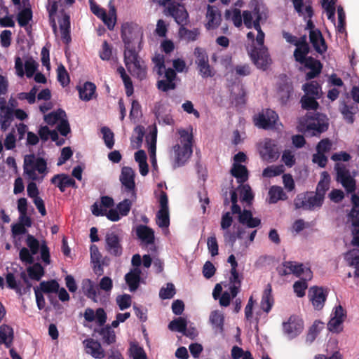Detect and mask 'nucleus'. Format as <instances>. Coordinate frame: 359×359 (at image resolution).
<instances>
[{"mask_svg": "<svg viewBox=\"0 0 359 359\" xmlns=\"http://www.w3.org/2000/svg\"><path fill=\"white\" fill-rule=\"evenodd\" d=\"M250 55L255 65L263 71L266 70L271 64V59L266 46L253 47Z\"/></svg>", "mask_w": 359, "mask_h": 359, "instance_id": "nucleus-5", "label": "nucleus"}, {"mask_svg": "<svg viewBox=\"0 0 359 359\" xmlns=\"http://www.w3.org/2000/svg\"><path fill=\"white\" fill-rule=\"evenodd\" d=\"M187 325L186 319L179 317L169 323L168 328L172 331H177L182 333L187 330Z\"/></svg>", "mask_w": 359, "mask_h": 359, "instance_id": "nucleus-47", "label": "nucleus"}, {"mask_svg": "<svg viewBox=\"0 0 359 359\" xmlns=\"http://www.w3.org/2000/svg\"><path fill=\"white\" fill-rule=\"evenodd\" d=\"M239 188L241 201L246 202L247 203H251L253 200L254 195L250 187L248 184H241Z\"/></svg>", "mask_w": 359, "mask_h": 359, "instance_id": "nucleus-53", "label": "nucleus"}, {"mask_svg": "<svg viewBox=\"0 0 359 359\" xmlns=\"http://www.w3.org/2000/svg\"><path fill=\"white\" fill-rule=\"evenodd\" d=\"M313 277V272L310 269H306L305 277L296 281L293 285L294 292L298 297H303L305 295V290L308 287L307 281Z\"/></svg>", "mask_w": 359, "mask_h": 359, "instance_id": "nucleus-23", "label": "nucleus"}, {"mask_svg": "<svg viewBox=\"0 0 359 359\" xmlns=\"http://www.w3.org/2000/svg\"><path fill=\"white\" fill-rule=\"evenodd\" d=\"M50 182L57 187L61 192H64L67 187H76L75 180L67 174L55 175Z\"/></svg>", "mask_w": 359, "mask_h": 359, "instance_id": "nucleus-13", "label": "nucleus"}, {"mask_svg": "<svg viewBox=\"0 0 359 359\" xmlns=\"http://www.w3.org/2000/svg\"><path fill=\"white\" fill-rule=\"evenodd\" d=\"M62 116H66L65 111L61 109L44 116V121L50 126L55 124Z\"/></svg>", "mask_w": 359, "mask_h": 359, "instance_id": "nucleus-49", "label": "nucleus"}, {"mask_svg": "<svg viewBox=\"0 0 359 359\" xmlns=\"http://www.w3.org/2000/svg\"><path fill=\"white\" fill-rule=\"evenodd\" d=\"M86 348L88 353H90L94 358L102 359L104 358L105 354L101 344L97 340L90 339L86 340Z\"/></svg>", "mask_w": 359, "mask_h": 359, "instance_id": "nucleus-27", "label": "nucleus"}, {"mask_svg": "<svg viewBox=\"0 0 359 359\" xmlns=\"http://www.w3.org/2000/svg\"><path fill=\"white\" fill-rule=\"evenodd\" d=\"M303 90L305 93V95L313 96L317 98H320L321 97V87L316 81H312L303 85Z\"/></svg>", "mask_w": 359, "mask_h": 359, "instance_id": "nucleus-36", "label": "nucleus"}, {"mask_svg": "<svg viewBox=\"0 0 359 359\" xmlns=\"http://www.w3.org/2000/svg\"><path fill=\"white\" fill-rule=\"evenodd\" d=\"M26 244L29 247L32 255H36L41 248L39 241L32 235L28 234L26 239Z\"/></svg>", "mask_w": 359, "mask_h": 359, "instance_id": "nucleus-57", "label": "nucleus"}, {"mask_svg": "<svg viewBox=\"0 0 359 359\" xmlns=\"http://www.w3.org/2000/svg\"><path fill=\"white\" fill-rule=\"evenodd\" d=\"M282 266L285 267L286 269H290V274L292 273L296 277H300L303 275V277H305L306 269L303 264H298L292 261H285L283 262Z\"/></svg>", "mask_w": 359, "mask_h": 359, "instance_id": "nucleus-33", "label": "nucleus"}, {"mask_svg": "<svg viewBox=\"0 0 359 359\" xmlns=\"http://www.w3.org/2000/svg\"><path fill=\"white\" fill-rule=\"evenodd\" d=\"M332 147L331 140L328 138L321 140L316 145V151L325 154L328 153Z\"/></svg>", "mask_w": 359, "mask_h": 359, "instance_id": "nucleus-61", "label": "nucleus"}, {"mask_svg": "<svg viewBox=\"0 0 359 359\" xmlns=\"http://www.w3.org/2000/svg\"><path fill=\"white\" fill-rule=\"evenodd\" d=\"M337 180L344 187L347 193H353L356 189L355 180L351 176L349 170L344 165L337 163Z\"/></svg>", "mask_w": 359, "mask_h": 359, "instance_id": "nucleus-7", "label": "nucleus"}, {"mask_svg": "<svg viewBox=\"0 0 359 359\" xmlns=\"http://www.w3.org/2000/svg\"><path fill=\"white\" fill-rule=\"evenodd\" d=\"M284 333L290 339L298 336L304 329V322L297 316H291L287 322L283 323Z\"/></svg>", "mask_w": 359, "mask_h": 359, "instance_id": "nucleus-9", "label": "nucleus"}, {"mask_svg": "<svg viewBox=\"0 0 359 359\" xmlns=\"http://www.w3.org/2000/svg\"><path fill=\"white\" fill-rule=\"evenodd\" d=\"M200 74L203 78L212 77L214 73L212 72L211 67L208 61L197 64Z\"/></svg>", "mask_w": 359, "mask_h": 359, "instance_id": "nucleus-63", "label": "nucleus"}, {"mask_svg": "<svg viewBox=\"0 0 359 359\" xmlns=\"http://www.w3.org/2000/svg\"><path fill=\"white\" fill-rule=\"evenodd\" d=\"M83 289L84 290L86 295L96 302L97 292L95 289L92 281L90 279H86L83 281Z\"/></svg>", "mask_w": 359, "mask_h": 359, "instance_id": "nucleus-58", "label": "nucleus"}, {"mask_svg": "<svg viewBox=\"0 0 359 359\" xmlns=\"http://www.w3.org/2000/svg\"><path fill=\"white\" fill-rule=\"evenodd\" d=\"M135 232L137 238L144 244L151 245L154 243V231L151 228L140 224L137 226Z\"/></svg>", "mask_w": 359, "mask_h": 359, "instance_id": "nucleus-17", "label": "nucleus"}, {"mask_svg": "<svg viewBox=\"0 0 359 359\" xmlns=\"http://www.w3.org/2000/svg\"><path fill=\"white\" fill-rule=\"evenodd\" d=\"M323 328V323L320 320H315L313 324L310 327L309 332L306 335V341L309 343H312L320 331Z\"/></svg>", "mask_w": 359, "mask_h": 359, "instance_id": "nucleus-43", "label": "nucleus"}, {"mask_svg": "<svg viewBox=\"0 0 359 359\" xmlns=\"http://www.w3.org/2000/svg\"><path fill=\"white\" fill-rule=\"evenodd\" d=\"M156 224L161 228L168 227L170 225L169 210H159L157 212Z\"/></svg>", "mask_w": 359, "mask_h": 359, "instance_id": "nucleus-51", "label": "nucleus"}, {"mask_svg": "<svg viewBox=\"0 0 359 359\" xmlns=\"http://www.w3.org/2000/svg\"><path fill=\"white\" fill-rule=\"evenodd\" d=\"M39 64L32 57H30L25 62L24 70L23 63L21 58L20 57H16L15 58V68L16 74L20 77H22L25 74L27 78L32 77L37 70Z\"/></svg>", "mask_w": 359, "mask_h": 359, "instance_id": "nucleus-8", "label": "nucleus"}, {"mask_svg": "<svg viewBox=\"0 0 359 359\" xmlns=\"http://www.w3.org/2000/svg\"><path fill=\"white\" fill-rule=\"evenodd\" d=\"M100 19L109 29L112 30L114 28L116 20V9L114 7L110 9L109 15L106 13V17H102Z\"/></svg>", "mask_w": 359, "mask_h": 359, "instance_id": "nucleus-56", "label": "nucleus"}, {"mask_svg": "<svg viewBox=\"0 0 359 359\" xmlns=\"http://www.w3.org/2000/svg\"><path fill=\"white\" fill-rule=\"evenodd\" d=\"M143 33L140 29L135 30L131 27H123L121 30V38L124 43V62L130 73L140 80L147 77V67L139 57L135 50V44H140Z\"/></svg>", "mask_w": 359, "mask_h": 359, "instance_id": "nucleus-1", "label": "nucleus"}, {"mask_svg": "<svg viewBox=\"0 0 359 359\" xmlns=\"http://www.w3.org/2000/svg\"><path fill=\"white\" fill-rule=\"evenodd\" d=\"M207 245L209 252L212 257L218 255V243L215 235L208 238Z\"/></svg>", "mask_w": 359, "mask_h": 359, "instance_id": "nucleus-64", "label": "nucleus"}, {"mask_svg": "<svg viewBox=\"0 0 359 359\" xmlns=\"http://www.w3.org/2000/svg\"><path fill=\"white\" fill-rule=\"evenodd\" d=\"M311 296V302L315 309L320 310L325 304L327 299V294L325 292L323 287L317 286L312 287L309 291Z\"/></svg>", "mask_w": 359, "mask_h": 359, "instance_id": "nucleus-15", "label": "nucleus"}, {"mask_svg": "<svg viewBox=\"0 0 359 359\" xmlns=\"http://www.w3.org/2000/svg\"><path fill=\"white\" fill-rule=\"evenodd\" d=\"M120 181L125 187V191L130 192L132 196L135 198V172L131 168L126 166L122 168Z\"/></svg>", "mask_w": 359, "mask_h": 359, "instance_id": "nucleus-12", "label": "nucleus"}, {"mask_svg": "<svg viewBox=\"0 0 359 359\" xmlns=\"http://www.w3.org/2000/svg\"><path fill=\"white\" fill-rule=\"evenodd\" d=\"M27 163L41 174H45L46 172L47 163L46 160L43 158L39 157L35 160H30Z\"/></svg>", "mask_w": 359, "mask_h": 359, "instance_id": "nucleus-52", "label": "nucleus"}, {"mask_svg": "<svg viewBox=\"0 0 359 359\" xmlns=\"http://www.w3.org/2000/svg\"><path fill=\"white\" fill-rule=\"evenodd\" d=\"M296 48L294 51V57L295 60L303 65L308 60L307 55L310 53L309 46H295Z\"/></svg>", "mask_w": 359, "mask_h": 359, "instance_id": "nucleus-40", "label": "nucleus"}, {"mask_svg": "<svg viewBox=\"0 0 359 359\" xmlns=\"http://www.w3.org/2000/svg\"><path fill=\"white\" fill-rule=\"evenodd\" d=\"M278 120L277 113L270 109H266L265 112L259 113L254 117L255 125L264 130L274 128Z\"/></svg>", "mask_w": 359, "mask_h": 359, "instance_id": "nucleus-6", "label": "nucleus"}, {"mask_svg": "<svg viewBox=\"0 0 359 359\" xmlns=\"http://www.w3.org/2000/svg\"><path fill=\"white\" fill-rule=\"evenodd\" d=\"M175 153V161L178 166L183 165L192 154V147H181L179 144L173 147Z\"/></svg>", "mask_w": 359, "mask_h": 359, "instance_id": "nucleus-22", "label": "nucleus"}, {"mask_svg": "<svg viewBox=\"0 0 359 359\" xmlns=\"http://www.w3.org/2000/svg\"><path fill=\"white\" fill-rule=\"evenodd\" d=\"M316 97L304 95L300 100L302 107L306 110H316L319 107Z\"/></svg>", "mask_w": 359, "mask_h": 359, "instance_id": "nucleus-41", "label": "nucleus"}, {"mask_svg": "<svg viewBox=\"0 0 359 359\" xmlns=\"http://www.w3.org/2000/svg\"><path fill=\"white\" fill-rule=\"evenodd\" d=\"M271 292V285L268 284L263 292L261 300V307L262 310L266 313H269L271 311L273 304V298L272 297Z\"/></svg>", "mask_w": 359, "mask_h": 359, "instance_id": "nucleus-31", "label": "nucleus"}, {"mask_svg": "<svg viewBox=\"0 0 359 359\" xmlns=\"http://www.w3.org/2000/svg\"><path fill=\"white\" fill-rule=\"evenodd\" d=\"M92 213L95 216L106 215L107 217L112 222H117L121 219V215L116 209H110L107 213L106 210H103L100 208L97 203H95L92 205Z\"/></svg>", "mask_w": 359, "mask_h": 359, "instance_id": "nucleus-28", "label": "nucleus"}, {"mask_svg": "<svg viewBox=\"0 0 359 359\" xmlns=\"http://www.w3.org/2000/svg\"><path fill=\"white\" fill-rule=\"evenodd\" d=\"M90 259L91 262L95 264V273H97L99 271V275L102 274L103 272V268L100 264V259L102 258V255L99 251V249L96 245H91L90 248Z\"/></svg>", "mask_w": 359, "mask_h": 359, "instance_id": "nucleus-34", "label": "nucleus"}, {"mask_svg": "<svg viewBox=\"0 0 359 359\" xmlns=\"http://www.w3.org/2000/svg\"><path fill=\"white\" fill-rule=\"evenodd\" d=\"M285 168L283 165H271L264 169L262 175L264 177L271 178L283 174Z\"/></svg>", "mask_w": 359, "mask_h": 359, "instance_id": "nucleus-48", "label": "nucleus"}, {"mask_svg": "<svg viewBox=\"0 0 359 359\" xmlns=\"http://www.w3.org/2000/svg\"><path fill=\"white\" fill-rule=\"evenodd\" d=\"M142 271L140 268H133L125 275V280L130 292L136 291L141 280Z\"/></svg>", "mask_w": 359, "mask_h": 359, "instance_id": "nucleus-16", "label": "nucleus"}, {"mask_svg": "<svg viewBox=\"0 0 359 359\" xmlns=\"http://www.w3.org/2000/svg\"><path fill=\"white\" fill-rule=\"evenodd\" d=\"M76 88L81 100L89 101L92 100L95 95L96 86L92 82L86 81L82 86H78Z\"/></svg>", "mask_w": 359, "mask_h": 359, "instance_id": "nucleus-26", "label": "nucleus"}, {"mask_svg": "<svg viewBox=\"0 0 359 359\" xmlns=\"http://www.w3.org/2000/svg\"><path fill=\"white\" fill-rule=\"evenodd\" d=\"M346 259L350 266L355 267L354 276L359 278V255L354 250L350 251L346 255Z\"/></svg>", "mask_w": 359, "mask_h": 359, "instance_id": "nucleus-45", "label": "nucleus"}, {"mask_svg": "<svg viewBox=\"0 0 359 359\" xmlns=\"http://www.w3.org/2000/svg\"><path fill=\"white\" fill-rule=\"evenodd\" d=\"M101 132L103 135L104 144L109 149H112L114 145V135L113 132L107 127H102Z\"/></svg>", "mask_w": 359, "mask_h": 359, "instance_id": "nucleus-55", "label": "nucleus"}, {"mask_svg": "<svg viewBox=\"0 0 359 359\" xmlns=\"http://www.w3.org/2000/svg\"><path fill=\"white\" fill-rule=\"evenodd\" d=\"M13 120V109L7 107L6 110L0 114V128L2 131H6L10 127Z\"/></svg>", "mask_w": 359, "mask_h": 359, "instance_id": "nucleus-37", "label": "nucleus"}, {"mask_svg": "<svg viewBox=\"0 0 359 359\" xmlns=\"http://www.w3.org/2000/svg\"><path fill=\"white\" fill-rule=\"evenodd\" d=\"M206 18L208 22L205 27L208 29H215L219 27L221 21V15L214 6L208 5Z\"/></svg>", "mask_w": 359, "mask_h": 359, "instance_id": "nucleus-19", "label": "nucleus"}, {"mask_svg": "<svg viewBox=\"0 0 359 359\" xmlns=\"http://www.w3.org/2000/svg\"><path fill=\"white\" fill-rule=\"evenodd\" d=\"M224 15L226 20L231 19L235 27H240L242 25L243 15L238 8H234L232 11L226 10Z\"/></svg>", "mask_w": 359, "mask_h": 359, "instance_id": "nucleus-44", "label": "nucleus"}, {"mask_svg": "<svg viewBox=\"0 0 359 359\" xmlns=\"http://www.w3.org/2000/svg\"><path fill=\"white\" fill-rule=\"evenodd\" d=\"M330 177L327 172L324 171L321 173L320 180L318 182L316 193L320 194L325 198L327 191L330 188Z\"/></svg>", "mask_w": 359, "mask_h": 359, "instance_id": "nucleus-35", "label": "nucleus"}, {"mask_svg": "<svg viewBox=\"0 0 359 359\" xmlns=\"http://www.w3.org/2000/svg\"><path fill=\"white\" fill-rule=\"evenodd\" d=\"M319 113H307L306 116L299 121V130L304 133H308L313 136L320 135L326 131L328 125L320 118Z\"/></svg>", "mask_w": 359, "mask_h": 359, "instance_id": "nucleus-3", "label": "nucleus"}, {"mask_svg": "<svg viewBox=\"0 0 359 359\" xmlns=\"http://www.w3.org/2000/svg\"><path fill=\"white\" fill-rule=\"evenodd\" d=\"M181 36H184L188 41H194L197 39L199 32L197 29L189 30L184 27H181L179 30Z\"/></svg>", "mask_w": 359, "mask_h": 359, "instance_id": "nucleus-62", "label": "nucleus"}, {"mask_svg": "<svg viewBox=\"0 0 359 359\" xmlns=\"http://www.w3.org/2000/svg\"><path fill=\"white\" fill-rule=\"evenodd\" d=\"M309 39L315 50L323 54L327 51V46L321 32L319 29L309 32Z\"/></svg>", "mask_w": 359, "mask_h": 359, "instance_id": "nucleus-14", "label": "nucleus"}, {"mask_svg": "<svg viewBox=\"0 0 359 359\" xmlns=\"http://www.w3.org/2000/svg\"><path fill=\"white\" fill-rule=\"evenodd\" d=\"M269 203H276L279 200H285L287 196L280 187L273 186L269 191Z\"/></svg>", "mask_w": 359, "mask_h": 359, "instance_id": "nucleus-39", "label": "nucleus"}, {"mask_svg": "<svg viewBox=\"0 0 359 359\" xmlns=\"http://www.w3.org/2000/svg\"><path fill=\"white\" fill-rule=\"evenodd\" d=\"M325 198L317 193L310 192L306 194H299L294 199V203L297 209L302 208L306 210H313L320 208Z\"/></svg>", "mask_w": 359, "mask_h": 359, "instance_id": "nucleus-4", "label": "nucleus"}, {"mask_svg": "<svg viewBox=\"0 0 359 359\" xmlns=\"http://www.w3.org/2000/svg\"><path fill=\"white\" fill-rule=\"evenodd\" d=\"M168 12L169 13V15L175 19V22L178 25L184 27L183 25L187 24L189 14L184 8H180L175 5H171L168 6Z\"/></svg>", "mask_w": 359, "mask_h": 359, "instance_id": "nucleus-21", "label": "nucleus"}, {"mask_svg": "<svg viewBox=\"0 0 359 359\" xmlns=\"http://www.w3.org/2000/svg\"><path fill=\"white\" fill-rule=\"evenodd\" d=\"M116 303L120 310L123 311L131 306V297L130 294H124L118 295L116 299Z\"/></svg>", "mask_w": 359, "mask_h": 359, "instance_id": "nucleus-59", "label": "nucleus"}, {"mask_svg": "<svg viewBox=\"0 0 359 359\" xmlns=\"http://www.w3.org/2000/svg\"><path fill=\"white\" fill-rule=\"evenodd\" d=\"M238 222L246 225L248 228H255L261 224V219L258 217H253L252 213L249 210H243L238 215Z\"/></svg>", "mask_w": 359, "mask_h": 359, "instance_id": "nucleus-24", "label": "nucleus"}, {"mask_svg": "<svg viewBox=\"0 0 359 359\" xmlns=\"http://www.w3.org/2000/svg\"><path fill=\"white\" fill-rule=\"evenodd\" d=\"M260 155L262 159L267 162L271 163L276 161L280 153L276 141L271 139L266 140L264 147L260 151Z\"/></svg>", "mask_w": 359, "mask_h": 359, "instance_id": "nucleus-10", "label": "nucleus"}, {"mask_svg": "<svg viewBox=\"0 0 359 359\" xmlns=\"http://www.w3.org/2000/svg\"><path fill=\"white\" fill-rule=\"evenodd\" d=\"M309 71L306 74V79L311 80L317 77L321 72L323 65L321 62L313 57H309L308 60L303 64Z\"/></svg>", "mask_w": 359, "mask_h": 359, "instance_id": "nucleus-18", "label": "nucleus"}, {"mask_svg": "<svg viewBox=\"0 0 359 359\" xmlns=\"http://www.w3.org/2000/svg\"><path fill=\"white\" fill-rule=\"evenodd\" d=\"M32 19V11L30 8H24L19 12L17 20L22 27H26Z\"/></svg>", "mask_w": 359, "mask_h": 359, "instance_id": "nucleus-46", "label": "nucleus"}, {"mask_svg": "<svg viewBox=\"0 0 359 359\" xmlns=\"http://www.w3.org/2000/svg\"><path fill=\"white\" fill-rule=\"evenodd\" d=\"M132 205L133 203L130 199H124L117 204L116 210L121 216H127L131 209Z\"/></svg>", "mask_w": 359, "mask_h": 359, "instance_id": "nucleus-60", "label": "nucleus"}, {"mask_svg": "<svg viewBox=\"0 0 359 359\" xmlns=\"http://www.w3.org/2000/svg\"><path fill=\"white\" fill-rule=\"evenodd\" d=\"M176 293L175 285L172 283H168L166 287H162L159 291V297L162 299L172 298Z\"/></svg>", "mask_w": 359, "mask_h": 359, "instance_id": "nucleus-54", "label": "nucleus"}, {"mask_svg": "<svg viewBox=\"0 0 359 359\" xmlns=\"http://www.w3.org/2000/svg\"><path fill=\"white\" fill-rule=\"evenodd\" d=\"M231 174L236 178L240 184L245 182L248 180V171L247 168L240 163H233L231 169Z\"/></svg>", "mask_w": 359, "mask_h": 359, "instance_id": "nucleus-30", "label": "nucleus"}, {"mask_svg": "<svg viewBox=\"0 0 359 359\" xmlns=\"http://www.w3.org/2000/svg\"><path fill=\"white\" fill-rule=\"evenodd\" d=\"M210 322L216 332L223 333L224 328V316L219 311H213L210 316Z\"/></svg>", "mask_w": 359, "mask_h": 359, "instance_id": "nucleus-29", "label": "nucleus"}, {"mask_svg": "<svg viewBox=\"0 0 359 359\" xmlns=\"http://www.w3.org/2000/svg\"><path fill=\"white\" fill-rule=\"evenodd\" d=\"M152 61L157 68V74L161 76L164 72V77L165 79L159 80L157 81V88L163 92H168L170 90H175L177 85L175 82L177 78L176 72L172 68H165V58L161 54H156L152 58Z\"/></svg>", "mask_w": 359, "mask_h": 359, "instance_id": "nucleus-2", "label": "nucleus"}, {"mask_svg": "<svg viewBox=\"0 0 359 359\" xmlns=\"http://www.w3.org/2000/svg\"><path fill=\"white\" fill-rule=\"evenodd\" d=\"M30 279L39 281L44 275V269L40 263H33V265L27 269Z\"/></svg>", "mask_w": 359, "mask_h": 359, "instance_id": "nucleus-38", "label": "nucleus"}, {"mask_svg": "<svg viewBox=\"0 0 359 359\" xmlns=\"http://www.w3.org/2000/svg\"><path fill=\"white\" fill-rule=\"evenodd\" d=\"M57 81L60 83V84L65 87L69 84L70 79L69 74L65 67V66L60 64L57 69Z\"/></svg>", "mask_w": 359, "mask_h": 359, "instance_id": "nucleus-50", "label": "nucleus"}, {"mask_svg": "<svg viewBox=\"0 0 359 359\" xmlns=\"http://www.w3.org/2000/svg\"><path fill=\"white\" fill-rule=\"evenodd\" d=\"M13 339V328L7 325L0 326V344H4L6 347H10Z\"/></svg>", "mask_w": 359, "mask_h": 359, "instance_id": "nucleus-32", "label": "nucleus"}, {"mask_svg": "<svg viewBox=\"0 0 359 359\" xmlns=\"http://www.w3.org/2000/svg\"><path fill=\"white\" fill-rule=\"evenodd\" d=\"M106 250L114 257H120L123 253V248L119 236L114 232H108L105 236Z\"/></svg>", "mask_w": 359, "mask_h": 359, "instance_id": "nucleus-11", "label": "nucleus"}, {"mask_svg": "<svg viewBox=\"0 0 359 359\" xmlns=\"http://www.w3.org/2000/svg\"><path fill=\"white\" fill-rule=\"evenodd\" d=\"M95 332L99 334L104 344L110 345L116 342V334L109 325L103 326L101 328H95Z\"/></svg>", "mask_w": 359, "mask_h": 359, "instance_id": "nucleus-25", "label": "nucleus"}, {"mask_svg": "<svg viewBox=\"0 0 359 359\" xmlns=\"http://www.w3.org/2000/svg\"><path fill=\"white\" fill-rule=\"evenodd\" d=\"M293 86L291 82L285 81L280 84L278 90L279 101L282 105H286L293 94Z\"/></svg>", "mask_w": 359, "mask_h": 359, "instance_id": "nucleus-20", "label": "nucleus"}, {"mask_svg": "<svg viewBox=\"0 0 359 359\" xmlns=\"http://www.w3.org/2000/svg\"><path fill=\"white\" fill-rule=\"evenodd\" d=\"M59 287L60 285L55 280H50L41 282L39 289L43 293L49 294L57 292Z\"/></svg>", "mask_w": 359, "mask_h": 359, "instance_id": "nucleus-42", "label": "nucleus"}]
</instances>
